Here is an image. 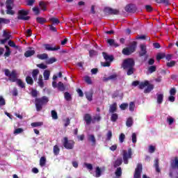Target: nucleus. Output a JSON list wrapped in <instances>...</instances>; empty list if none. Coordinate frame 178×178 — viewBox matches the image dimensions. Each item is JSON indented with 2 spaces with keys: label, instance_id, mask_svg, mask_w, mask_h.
Instances as JSON below:
<instances>
[{
  "label": "nucleus",
  "instance_id": "nucleus-19",
  "mask_svg": "<svg viewBox=\"0 0 178 178\" xmlns=\"http://www.w3.org/2000/svg\"><path fill=\"white\" fill-rule=\"evenodd\" d=\"M109 80H113V81L118 80V74H114L104 79V81H109Z\"/></svg>",
  "mask_w": 178,
  "mask_h": 178
},
{
  "label": "nucleus",
  "instance_id": "nucleus-60",
  "mask_svg": "<svg viewBox=\"0 0 178 178\" xmlns=\"http://www.w3.org/2000/svg\"><path fill=\"white\" fill-rule=\"evenodd\" d=\"M97 52L95 50L89 51V56H90V58H92V56H97Z\"/></svg>",
  "mask_w": 178,
  "mask_h": 178
},
{
  "label": "nucleus",
  "instance_id": "nucleus-37",
  "mask_svg": "<svg viewBox=\"0 0 178 178\" xmlns=\"http://www.w3.org/2000/svg\"><path fill=\"white\" fill-rule=\"evenodd\" d=\"M85 95H86L88 101H90V102L92 101V92H85Z\"/></svg>",
  "mask_w": 178,
  "mask_h": 178
},
{
  "label": "nucleus",
  "instance_id": "nucleus-30",
  "mask_svg": "<svg viewBox=\"0 0 178 178\" xmlns=\"http://www.w3.org/2000/svg\"><path fill=\"white\" fill-rule=\"evenodd\" d=\"M118 119H119V115L116 113H113L111 117V122H117Z\"/></svg>",
  "mask_w": 178,
  "mask_h": 178
},
{
  "label": "nucleus",
  "instance_id": "nucleus-6",
  "mask_svg": "<svg viewBox=\"0 0 178 178\" xmlns=\"http://www.w3.org/2000/svg\"><path fill=\"white\" fill-rule=\"evenodd\" d=\"M62 143L65 149H73V148H74V140H69L67 137H64Z\"/></svg>",
  "mask_w": 178,
  "mask_h": 178
},
{
  "label": "nucleus",
  "instance_id": "nucleus-5",
  "mask_svg": "<svg viewBox=\"0 0 178 178\" xmlns=\"http://www.w3.org/2000/svg\"><path fill=\"white\" fill-rule=\"evenodd\" d=\"M136 49H137V42L134 41L129 47H125L122 49V54L129 56V55H131L134 52H136Z\"/></svg>",
  "mask_w": 178,
  "mask_h": 178
},
{
  "label": "nucleus",
  "instance_id": "nucleus-34",
  "mask_svg": "<svg viewBox=\"0 0 178 178\" xmlns=\"http://www.w3.org/2000/svg\"><path fill=\"white\" fill-rule=\"evenodd\" d=\"M127 127H131L133 126V118L129 117L126 122Z\"/></svg>",
  "mask_w": 178,
  "mask_h": 178
},
{
  "label": "nucleus",
  "instance_id": "nucleus-14",
  "mask_svg": "<svg viewBox=\"0 0 178 178\" xmlns=\"http://www.w3.org/2000/svg\"><path fill=\"white\" fill-rule=\"evenodd\" d=\"M125 11L129 13H134L136 12V7L134 4H128L125 7Z\"/></svg>",
  "mask_w": 178,
  "mask_h": 178
},
{
  "label": "nucleus",
  "instance_id": "nucleus-53",
  "mask_svg": "<svg viewBox=\"0 0 178 178\" xmlns=\"http://www.w3.org/2000/svg\"><path fill=\"white\" fill-rule=\"evenodd\" d=\"M148 72L149 73H154V72H156V66L152 65V66L149 67Z\"/></svg>",
  "mask_w": 178,
  "mask_h": 178
},
{
  "label": "nucleus",
  "instance_id": "nucleus-57",
  "mask_svg": "<svg viewBox=\"0 0 178 178\" xmlns=\"http://www.w3.org/2000/svg\"><path fill=\"white\" fill-rule=\"evenodd\" d=\"M32 10H33L36 16H38V15H40V8H38V7H33Z\"/></svg>",
  "mask_w": 178,
  "mask_h": 178
},
{
  "label": "nucleus",
  "instance_id": "nucleus-48",
  "mask_svg": "<svg viewBox=\"0 0 178 178\" xmlns=\"http://www.w3.org/2000/svg\"><path fill=\"white\" fill-rule=\"evenodd\" d=\"M3 37L4 38H8V40H10V37H12V35H10V33H8L6 31H4L3 33Z\"/></svg>",
  "mask_w": 178,
  "mask_h": 178
},
{
  "label": "nucleus",
  "instance_id": "nucleus-47",
  "mask_svg": "<svg viewBox=\"0 0 178 178\" xmlns=\"http://www.w3.org/2000/svg\"><path fill=\"white\" fill-rule=\"evenodd\" d=\"M51 118L54 120H58V113L55 110L51 111Z\"/></svg>",
  "mask_w": 178,
  "mask_h": 178
},
{
  "label": "nucleus",
  "instance_id": "nucleus-58",
  "mask_svg": "<svg viewBox=\"0 0 178 178\" xmlns=\"http://www.w3.org/2000/svg\"><path fill=\"white\" fill-rule=\"evenodd\" d=\"M129 106V104L127 103H123L120 106V109L122 111H126V108Z\"/></svg>",
  "mask_w": 178,
  "mask_h": 178
},
{
  "label": "nucleus",
  "instance_id": "nucleus-3",
  "mask_svg": "<svg viewBox=\"0 0 178 178\" xmlns=\"http://www.w3.org/2000/svg\"><path fill=\"white\" fill-rule=\"evenodd\" d=\"M49 102V99H48V97L47 96L36 98L35 99V105L37 112H41V111H42V106H44V105H47Z\"/></svg>",
  "mask_w": 178,
  "mask_h": 178
},
{
  "label": "nucleus",
  "instance_id": "nucleus-12",
  "mask_svg": "<svg viewBox=\"0 0 178 178\" xmlns=\"http://www.w3.org/2000/svg\"><path fill=\"white\" fill-rule=\"evenodd\" d=\"M104 12H105L107 15H118L119 10L111 8L109 7H106L104 8Z\"/></svg>",
  "mask_w": 178,
  "mask_h": 178
},
{
  "label": "nucleus",
  "instance_id": "nucleus-13",
  "mask_svg": "<svg viewBox=\"0 0 178 178\" xmlns=\"http://www.w3.org/2000/svg\"><path fill=\"white\" fill-rule=\"evenodd\" d=\"M44 47L46 51H58L60 49V46L51 47L50 44H44Z\"/></svg>",
  "mask_w": 178,
  "mask_h": 178
},
{
  "label": "nucleus",
  "instance_id": "nucleus-8",
  "mask_svg": "<svg viewBox=\"0 0 178 178\" xmlns=\"http://www.w3.org/2000/svg\"><path fill=\"white\" fill-rule=\"evenodd\" d=\"M29 13V10H20L18 11L17 19L19 20H30V16H27Z\"/></svg>",
  "mask_w": 178,
  "mask_h": 178
},
{
  "label": "nucleus",
  "instance_id": "nucleus-61",
  "mask_svg": "<svg viewBox=\"0 0 178 178\" xmlns=\"http://www.w3.org/2000/svg\"><path fill=\"white\" fill-rule=\"evenodd\" d=\"M6 104V102H5V99L3 97L0 96V106H3Z\"/></svg>",
  "mask_w": 178,
  "mask_h": 178
},
{
  "label": "nucleus",
  "instance_id": "nucleus-7",
  "mask_svg": "<svg viewBox=\"0 0 178 178\" xmlns=\"http://www.w3.org/2000/svg\"><path fill=\"white\" fill-rule=\"evenodd\" d=\"M133 155V152L131 151V148H129L128 151L122 150V158L124 161V163L125 165L129 164V159H131V156Z\"/></svg>",
  "mask_w": 178,
  "mask_h": 178
},
{
  "label": "nucleus",
  "instance_id": "nucleus-54",
  "mask_svg": "<svg viewBox=\"0 0 178 178\" xmlns=\"http://www.w3.org/2000/svg\"><path fill=\"white\" fill-rule=\"evenodd\" d=\"M84 165L88 169V170H92L93 169L92 164L91 163H84Z\"/></svg>",
  "mask_w": 178,
  "mask_h": 178
},
{
  "label": "nucleus",
  "instance_id": "nucleus-17",
  "mask_svg": "<svg viewBox=\"0 0 178 178\" xmlns=\"http://www.w3.org/2000/svg\"><path fill=\"white\" fill-rule=\"evenodd\" d=\"M102 55L106 62H112L113 60V56H109L106 52H103Z\"/></svg>",
  "mask_w": 178,
  "mask_h": 178
},
{
  "label": "nucleus",
  "instance_id": "nucleus-55",
  "mask_svg": "<svg viewBox=\"0 0 178 178\" xmlns=\"http://www.w3.org/2000/svg\"><path fill=\"white\" fill-rule=\"evenodd\" d=\"M85 81L89 86L92 84V81H91V78L90 76H85Z\"/></svg>",
  "mask_w": 178,
  "mask_h": 178
},
{
  "label": "nucleus",
  "instance_id": "nucleus-31",
  "mask_svg": "<svg viewBox=\"0 0 178 178\" xmlns=\"http://www.w3.org/2000/svg\"><path fill=\"white\" fill-rule=\"evenodd\" d=\"M165 56L166 54H165V53H159L156 56V59L158 62H159L161 59H163Z\"/></svg>",
  "mask_w": 178,
  "mask_h": 178
},
{
  "label": "nucleus",
  "instance_id": "nucleus-18",
  "mask_svg": "<svg viewBox=\"0 0 178 178\" xmlns=\"http://www.w3.org/2000/svg\"><path fill=\"white\" fill-rule=\"evenodd\" d=\"M35 54V50H27L24 52L25 58H30Z\"/></svg>",
  "mask_w": 178,
  "mask_h": 178
},
{
  "label": "nucleus",
  "instance_id": "nucleus-27",
  "mask_svg": "<svg viewBox=\"0 0 178 178\" xmlns=\"http://www.w3.org/2000/svg\"><path fill=\"white\" fill-rule=\"evenodd\" d=\"M44 80H49V76H51V72L48 70H45L43 73Z\"/></svg>",
  "mask_w": 178,
  "mask_h": 178
},
{
  "label": "nucleus",
  "instance_id": "nucleus-24",
  "mask_svg": "<svg viewBox=\"0 0 178 178\" xmlns=\"http://www.w3.org/2000/svg\"><path fill=\"white\" fill-rule=\"evenodd\" d=\"M122 163H123V159H122V158H118L115 161L113 167L118 168V166H120V165H122Z\"/></svg>",
  "mask_w": 178,
  "mask_h": 178
},
{
  "label": "nucleus",
  "instance_id": "nucleus-44",
  "mask_svg": "<svg viewBox=\"0 0 178 178\" xmlns=\"http://www.w3.org/2000/svg\"><path fill=\"white\" fill-rule=\"evenodd\" d=\"M42 124H44L42 122H32L31 124V126H32V127H40V126H42Z\"/></svg>",
  "mask_w": 178,
  "mask_h": 178
},
{
  "label": "nucleus",
  "instance_id": "nucleus-56",
  "mask_svg": "<svg viewBox=\"0 0 178 178\" xmlns=\"http://www.w3.org/2000/svg\"><path fill=\"white\" fill-rule=\"evenodd\" d=\"M112 138V131H108L106 134V140L107 141H111Z\"/></svg>",
  "mask_w": 178,
  "mask_h": 178
},
{
  "label": "nucleus",
  "instance_id": "nucleus-33",
  "mask_svg": "<svg viewBox=\"0 0 178 178\" xmlns=\"http://www.w3.org/2000/svg\"><path fill=\"white\" fill-rule=\"evenodd\" d=\"M37 58L38 59H40V60H44L48 58V55L45 53L42 54H38Z\"/></svg>",
  "mask_w": 178,
  "mask_h": 178
},
{
  "label": "nucleus",
  "instance_id": "nucleus-38",
  "mask_svg": "<svg viewBox=\"0 0 178 178\" xmlns=\"http://www.w3.org/2000/svg\"><path fill=\"white\" fill-rule=\"evenodd\" d=\"M39 6L41 8L42 10H47V3L44 1H40Z\"/></svg>",
  "mask_w": 178,
  "mask_h": 178
},
{
  "label": "nucleus",
  "instance_id": "nucleus-51",
  "mask_svg": "<svg viewBox=\"0 0 178 178\" xmlns=\"http://www.w3.org/2000/svg\"><path fill=\"white\" fill-rule=\"evenodd\" d=\"M156 3H165L167 6L170 5L169 0H156Z\"/></svg>",
  "mask_w": 178,
  "mask_h": 178
},
{
  "label": "nucleus",
  "instance_id": "nucleus-41",
  "mask_svg": "<svg viewBox=\"0 0 178 178\" xmlns=\"http://www.w3.org/2000/svg\"><path fill=\"white\" fill-rule=\"evenodd\" d=\"M58 89L59 91H64L65 90V85L62 82H58L57 84Z\"/></svg>",
  "mask_w": 178,
  "mask_h": 178
},
{
  "label": "nucleus",
  "instance_id": "nucleus-50",
  "mask_svg": "<svg viewBox=\"0 0 178 178\" xmlns=\"http://www.w3.org/2000/svg\"><path fill=\"white\" fill-rule=\"evenodd\" d=\"M125 138H126V135H124V134H123V133L120 134V135L119 136L120 143H124Z\"/></svg>",
  "mask_w": 178,
  "mask_h": 178
},
{
  "label": "nucleus",
  "instance_id": "nucleus-16",
  "mask_svg": "<svg viewBox=\"0 0 178 178\" xmlns=\"http://www.w3.org/2000/svg\"><path fill=\"white\" fill-rule=\"evenodd\" d=\"M118 111V104L114 102L109 106V113H115Z\"/></svg>",
  "mask_w": 178,
  "mask_h": 178
},
{
  "label": "nucleus",
  "instance_id": "nucleus-26",
  "mask_svg": "<svg viewBox=\"0 0 178 178\" xmlns=\"http://www.w3.org/2000/svg\"><path fill=\"white\" fill-rule=\"evenodd\" d=\"M53 152L54 154L56 156L59 155V152H60V149L59 148V146H58L57 145H54L53 148Z\"/></svg>",
  "mask_w": 178,
  "mask_h": 178
},
{
  "label": "nucleus",
  "instance_id": "nucleus-40",
  "mask_svg": "<svg viewBox=\"0 0 178 178\" xmlns=\"http://www.w3.org/2000/svg\"><path fill=\"white\" fill-rule=\"evenodd\" d=\"M56 58L55 57L50 58L49 59L46 60L47 65H52V63H55L56 62Z\"/></svg>",
  "mask_w": 178,
  "mask_h": 178
},
{
  "label": "nucleus",
  "instance_id": "nucleus-2",
  "mask_svg": "<svg viewBox=\"0 0 178 178\" xmlns=\"http://www.w3.org/2000/svg\"><path fill=\"white\" fill-rule=\"evenodd\" d=\"M5 76L7 77H10L9 80L12 81V83H15L17 81V86L20 87L21 88H25L26 86L24 83H23V81L22 79H17V73L16 72V70H13L11 72L8 69H6L4 70Z\"/></svg>",
  "mask_w": 178,
  "mask_h": 178
},
{
  "label": "nucleus",
  "instance_id": "nucleus-46",
  "mask_svg": "<svg viewBox=\"0 0 178 178\" xmlns=\"http://www.w3.org/2000/svg\"><path fill=\"white\" fill-rule=\"evenodd\" d=\"M36 22L38 23H40V24H44V23H45V22H47V20L43 17H39L36 18Z\"/></svg>",
  "mask_w": 178,
  "mask_h": 178
},
{
  "label": "nucleus",
  "instance_id": "nucleus-39",
  "mask_svg": "<svg viewBox=\"0 0 178 178\" xmlns=\"http://www.w3.org/2000/svg\"><path fill=\"white\" fill-rule=\"evenodd\" d=\"M115 175L117 177H122V168H120V167L117 168Z\"/></svg>",
  "mask_w": 178,
  "mask_h": 178
},
{
  "label": "nucleus",
  "instance_id": "nucleus-9",
  "mask_svg": "<svg viewBox=\"0 0 178 178\" xmlns=\"http://www.w3.org/2000/svg\"><path fill=\"white\" fill-rule=\"evenodd\" d=\"M140 51L138 53L139 57L143 58V56H146L145 59L148 58V55L147 54V45L145 44H140Z\"/></svg>",
  "mask_w": 178,
  "mask_h": 178
},
{
  "label": "nucleus",
  "instance_id": "nucleus-64",
  "mask_svg": "<svg viewBox=\"0 0 178 178\" xmlns=\"http://www.w3.org/2000/svg\"><path fill=\"white\" fill-rule=\"evenodd\" d=\"M99 120H101V116L98 115V116H96V117H94L92 120V123H95V122H99Z\"/></svg>",
  "mask_w": 178,
  "mask_h": 178
},
{
  "label": "nucleus",
  "instance_id": "nucleus-10",
  "mask_svg": "<svg viewBox=\"0 0 178 178\" xmlns=\"http://www.w3.org/2000/svg\"><path fill=\"white\" fill-rule=\"evenodd\" d=\"M6 13L7 15H15V11H13L12 9V6L13 5V0H7L6 1Z\"/></svg>",
  "mask_w": 178,
  "mask_h": 178
},
{
  "label": "nucleus",
  "instance_id": "nucleus-32",
  "mask_svg": "<svg viewBox=\"0 0 178 178\" xmlns=\"http://www.w3.org/2000/svg\"><path fill=\"white\" fill-rule=\"evenodd\" d=\"M6 52L4 54V56L6 58H9V56H10V54H12V51H10V48H9V47L6 46Z\"/></svg>",
  "mask_w": 178,
  "mask_h": 178
},
{
  "label": "nucleus",
  "instance_id": "nucleus-11",
  "mask_svg": "<svg viewBox=\"0 0 178 178\" xmlns=\"http://www.w3.org/2000/svg\"><path fill=\"white\" fill-rule=\"evenodd\" d=\"M142 172H143V164L138 163L136 165V168L135 169L134 178H141Z\"/></svg>",
  "mask_w": 178,
  "mask_h": 178
},
{
  "label": "nucleus",
  "instance_id": "nucleus-23",
  "mask_svg": "<svg viewBox=\"0 0 178 178\" xmlns=\"http://www.w3.org/2000/svg\"><path fill=\"white\" fill-rule=\"evenodd\" d=\"M40 73V70L38 69H35L32 72V77L35 81H37V77L38 76V74Z\"/></svg>",
  "mask_w": 178,
  "mask_h": 178
},
{
  "label": "nucleus",
  "instance_id": "nucleus-42",
  "mask_svg": "<svg viewBox=\"0 0 178 178\" xmlns=\"http://www.w3.org/2000/svg\"><path fill=\"white\" fill-rule=\"evenodd\" d=\"M47 163V158L42 156L40 159V165L42 168Z\"/></svg>",
  "mask_w": 178,
  "mask_h": 178
},
{
  "label": "nucleus",
  "instance_id": "nucleus-59",
  "mask_svg": "<svg viewBox=\"0 0 178 178\" xmlns=\"http://www.w3.org/2000/svg\"><path fill=\"white\" fill-rule=\"evenodd\" d=\"M31 95L33 97V98H36V97L38 96V92H37V90H32Z\"/></svg>",
  "mask_w": 178,
  "mask_h": 178
},
{
  "label": "nucleus",
  "instance_id": "nucleus-43",
  "mask_svg": "<svg viewBox=\"0 0 178 178\" xmlns=\"http://www.w3.org/2000/svg\"><path fill=\"white\" fill-rule=\"evenodd\" d=\"M64 97L66 101H72V95L68 92H65L64 93Z\"/></svg>",
  "mask_w": 178,
  "mask_h": 178
},
{
  "label": "nucleus",
  "instance_id": "nucleus-21",
  "mask_svg": "<svg viewBox=\"0 0 178 178\" xmlns=\"http://www.w3.org/2000/svg\"><path fill=\"white\" fill-rule=\"evenodd\" d=\"M107 42L111 47H115V48L119 47V44L116 43L113 39H108Z\"/></svg>",
  "mask_w": 178,
  "mask_h": 178
},
{
  "label": "nucleus",
  "instance_id": "nucleus-22",
  "mask_svg": "<svg viewBox=\"0 0 178 178\" xmlns=\"http://www.w3.org/2000/svg\"><path fill=\"white\" fill-rule=\"evenodd\" d=\"M156 97H157V104H159V105H161V104L163 102V94L157 93Z\"/></svg>",
  "mask_w": 178,
  "mask_h": 178
},
{
  "label": "nucleus",
  "instance_id": "nucleus-25",
  "mask_svg": "<svg viewBox=\"0 0 178 178\" xmlns=\"http://www.w3.org/2000/svg\"><path fill=\"white\" fill-rule=\"evenodd\" d=\"M154 168L156 169V172H157V173H160L161 168H159V160L158 159L154 161Z\"/></svg>",
  "mask_w": 178,
  "mask_h": 178
},
{
  "label": "nucleus",
  "instance_id": "nucleus-28",
  "mask_svg": "<svg viewBox=\"0 0 178 178\" xmlns=\"http://www.w3.org/2000/svg\"><path fill=\"white\" fill-rule=\"evenodd\" d=\"M26 82L27 83V84H29V86H33V84H34V80L30 76H27L26 77Z\"/></svg>",
  "mask_w": 178,
  "mask_h": 178
},
{
  "label": "nucleus",
  "instance_id": "nucleus-15",
  "mask_svg": "<svg viewBox=\"0 0 178 178\" xmlns=\"http://www.w3.org/2000/svg\"><path fill=\"white\" fill-rule=\"evenodd\" d=\"M83 120H85L86 124L88 126L89 124H91L92 123V118L91 117V115L86 113L84 115Z\"/></svg>",
  "mask_w": 178,
  "mask_h": 178
},
{
  "label": "nucleus",
  "instance_id": "nucleus-4",
  "mask_svg": "<svg viewBox=\"0 0 178 178\" xmlns=\"http://www.w3.org/2000/svg\"><path fill=\"white\" fill-rule=\"evenodd\" d=\"M145 87H147L145 88ZM138 88L140 90H144L145 94H149V92H151L152 90H154V85L150 84L148 81H145L144 82L139 83Z\"/></svg>",
  "mask_w": 178,
  "mask_h": 178
},
{
  "label": "nucleus",
  "instance_id": "nucleus-63",
  "mask_svg": "<svg viewBox=\"0 0 178 178\" xmlns=\"http://www.w3.org/2000/svg\"><path fill=\"white\" fill-rule=\"evenodd\" d=\"M176 88H172L170 90V95H172V96H175L176 95Z\"/></svg>",
  "mask_w": 178,
  "mask_h": 178
},
{
  "label": "nucleus",
  "instance_id": "nucleus-20",
  "mask_svg": "<svg viewBox=\"0 0 178 178\" xmlns=\"http://www.w3.org/2000/svg\"><path fill=\"white\" fill-rule=\"evenodd\" d=\"M88 141H90L92 143V145L94 146L95 144H97V140H95V136L92 134L88 135Z\"/></svg>",
  "mask_w": 178,
  "mask_h": 178
},
{
  "label": "nucleus",
  "instance_id": "nucleus-36",
  "mask_svg": "<svg viewBox=\"0 0 178 178\" xmlns=\"http://www.w3.org/2000/svg\"><path fill=\"white\" fill-rule=\"evenodd\" d=\"M10 19L0 17V24H9Z\"/></svg>",
  "mask_w": 178,
  "mask_h": 178
},
{
  "label": "nucleus",
  "instance_id": "nucleus-35",
  "mask_svg": "<svg viewBox=\"0 0 178 178\" xmlns=\"http://www.w3.org/2000/svg\"><path fill=\"white\" fill-rule=\"evenodd\" d=\"M101 175H102V170L99 167H96L95 177H101Z\"/></svg>",
  "mask_w": 178,
  "mask_h": 178
},
{
  "label": "nucleus",
  "instance_id": "nucleus-29",
  "mask_svg": "<svg viewBox=\"0 0 178 178\" xmlns=\"http://www.w3.org/2000/svg\"><path fill=\"white\" fill-rule=\"evenodd\" d=\"M38 84L40 88H44V81L42 80V75L39 76Z\"/></svg>",
  "mask_w": 178,
  "mask_h": 178
},
{
  "label": "nucleus",
  "instance_id": "nucleus-1",
  "mask_svg": "<svg viewBox=\"0 0 178 178\" xmlns=\"http://www.w3.org/2000/svg\"><path fill=\"white\" fill-rule=\"evenodd\" d=\"M134 66H136V61L134 59L129 58L123 60L121 67L127 72V76H131L136 72Z\"/></svg>",
  "mask_w": 178,
  "mask_h": 178
},
{
  "label": "nucleus",
  "instance_id": "nucleus-62",
  "mask_svg": "<svg viewBox=\"0 0 178 178\" xmlns=\"http://www.w3.org/2000/svg\"><path fill=\"white\" fill-rule=\"evenodd\" d=\"M23 129L17 128L14 131V134H21V133H23Z\"/></svg>",
  "mask_w": 178,
  "mask_h": 178
},
{
  "label": "nucleus",
  "instance_id": "nucleus-49",
  "mask_svg": "<svg viewBox=\"0 0 178 178\" xmlns=\"http://www.w3.org/2000/svg\"><path fill=\"white\" fill-rule=\"evenodd\" d=\"M136 108V104H134V102H131L129 103V111L130 112H134V108Z\"/></svg>",
  "mask_w": 178,
  "mask_h": 178
},
{
  "label": "nucleus",
  "instance_id": "nucleus-52",
  "mask_svg": "<svg viewBox=\"0 0 178 178\" xmlns=\"http://www.w3.org/2000/svg\"><path fill=\"white\" fill-rule=\"evenodd\" d=\"M175 65H176V61L175 60H171L170 62H168L166 63L167 67H173Z\"/></svg>",
  "mask_w": 178,
  "mask_h": 178
},
{
  "label": "nucleus",
  "instance_id": "nucleus-45",
  "mask_svg": "<svg viewBox=\"0 0 178 178\" xmlns=\"http://www.w3.org/2000/svg\"><path fill=\"white\" fill-rule=\"evenodd\" d=\"M50 22H52L53 24H59L60 23V21H59V19L55 18V17H51L49 18Z\"/></svg>",
  "mask_w": 178,
  "mask_h": 178
}]
</instances>
